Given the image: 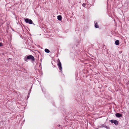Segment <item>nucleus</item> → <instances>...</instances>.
Wrapping results in <instances>:
<instances>
[{
  "instance_id": "obj_1",
  "label": "nucleus",
  "mask_w": 129,
  "mask_h": 129,
  "mask_svg": "<svg viewBox=\"0 0 129 129\" xmlns=\"http://www.w3.org/2000/svg\"><path fill=\"white\" fill-rule=\"evenodd\" d=\"M24 59L25 61H27V60H30V59L32 60V56L30 55L27 56L26 58L25 57L24 58Z\"/></svg>"
},
{
  "instance_id": "obj_2",
  "label": "nucleus",
  "mask_w": 129,
  "mask_h": 129,
  "mask_svg": "<svg viewBox=\"0 0 129 129\" xmlns=\"http://www.w3.org/2000/svg\"><path fill=\"white\" fill-rule=\"evenodd\" d=\"M25 21L26 23H29L31 24H32V21L31 19L26 18L25 20Z\"/></svg>"
},
{
  "instance_id": "obj_3",
  "label": "nucleus",
  "mask_w": 129,
  "mask_h": 129,
  "mask_svg": "<svg viewBox=\"0 0 129 129\" xmlns=\"http://www.w3.org/2000/svg\"><path fill=\"white\" fill-rule=\"evenodd\" d=\"M59 61L58 62L57 64L58 66V67L59 69L61 71H62V67H61V62L59 60Z\"/></svg>"
},
{
  "instance_id": "obj_4",
  "label": "nucleus",
  "mask_w": 129,
  "mask_h": 129,
  "mask_svg": "<svg viewBox=\"0 0 129 129\" xmlns=\"http://www.w3.org/2000/svg\"><path fill=\"white\" fill-rule=\"evenodd\" d=\"M110 122L112 123H114L115 125H117L118 124V121L115 120H110Z\"/></svg>"
},
{
  "instance_id": "obj_5",
  "label": "nucleus",
  "mask_w": 129,
  "mask_h": 129,
  "mask_svg": "<svg viewBox=\"0 0 129 129\" xmlns=\"http://www.w3.org/2000/svg\"><path fill=\"white\" fill-rule=\"evenodd\" d=\"M115 116L117 117L118 118L122 117V115L119 113H116L115 114Z\"/></svg>"
},
{
  "instance_id": "obj_6",
  "label": "nucleus",
  "mask_w": 129,
  "mask_h": 129,
  "mask_svg": "<svg viewBox=\"0 0 129 129\" xmlns=\"http://www.w3.org/2000/svg\"><path fill=\"white\" fill-rule=\"evenodd\" d=\"M57 19L59 20H61L62 19V17L61 15H59L57 16Z\"/></svg>"
},
{
  "instance_id": "obj_7",
  "label": "nucleus",
  "mask_w": 129,
  "mask_h": 129,
  "mask_svg": "<svg viewBox=\"0 0 129 129\" xmlns=\"http://www.w3.org/2000/svg\"><path fill=\"white\" fill-rule=\"evenodd\" d=\"M95 27L96 28H99V26L98 25V24L97 23H96L95 24Z\"/></svg>"
},
{
  "instance_id": "obj_8",
  "label": "nucleus",
  "mask_w": 129,
  "mask_h": 129,
  "mask_svg": "<svg viewBox=\"0 0 129 129\" xmlns=\"http://www.w3.org/2000/svg\"><path fill=\"white\" fill-rule=\"evenodd\" d=\"M119 41L118 40H116L115 42V44L116 45H118L119 44Z\"/></svg>"
},
{
  "instance_id": "obj_9",
  "label": "nucleus",
  "mask_w": 129,
  "mask_h": 129,
  "mask_svg": "<svg viewBox=\"0 0 129 129\" xmlns=\"http://www.w3.org/2000/svg\"><path fill=\"white\" fill-rule=\"evenodd\" d=\"M45 51L47 53H49L50 52L49 50L47 49H45Z\"/></svg>"
},
{
  "instance_id": "obj_10",
  "label": "nucleus",
  "mask_w": 129,
  "mask_h": 129,
  "mask_svg": "<svg viewBox=\"0 0 129 129\" xmlns=\"http://www.w3.org/2000/svg\"><path fill=\"white\" fill-rule=\"evenodd\" d=\"M82 6L85 7L86 6V4L85 3H83L82 5Z\"/></svg>"
},
{
  "instance_id": "obj_11",
  "label": "nucleus",
  "mask_w": 129,
  "mask_h": 129,
  "mask_svg": "<svg viewBox=\"0 0 129 129\" xmlns=\"http://www.w3.org/2000/svg\"><path fill=\"white\" fill-rule=\"evenodd\" d=\"M3 46V44L2 43H0V47Z\"/></svg>"
},
{
  "instance_id": "obj_12",
  "label": "nucleus",
  "mask_w": 129,
  "mask_h": 129,
  "mask_svg": "<svg viewBox=\"0 0 129 129\" xmlns=\"http://www.w3.org/2000/svg\"><path fill=\"white\" fill-rule=\"evenodd\" d=\"M35 60V58L33 56V61H34Z\"/></svg>"
},
{
  "instance_id": "obj_13",
  "label": "nucleus",
  "mask_w": 129,
  "mask_h": 129,
  "mask_svg": "<svg viewBox=\"0 0 129 129\" xmlns=\"http://www.w3.org/2000/svg\"><path fill=\"white\" fill-rule=\"evenodd\" d=\"M104 127H105L106 128H107V127L106 126H104Z\"/></svg>"
},
{
  "instance_id": "obj_14",
  "label": "nucleus",
  "mask_w": 129,
  "mask_h": 129,
  "mask_svg": "<svg viewBox=\"0 0 129 129\" xmlns=\"http://www.w3.org/2000/svg\"><path fill=\"white\" fill-rule=\"evenodd\" d=\"M33 24H34V25H35V24H34L33 23Z\"/></svg>"
},
{
  "instance_id": "obj_15",
  "label": "nucleus",
  "mask_w": 129,
  "mask_h": 129,
  "mask_svg": "<svg viewBox=\"0 0 129 129\" xmlns=\"http://www.w3.org/2000/svg\"><path fill=\"white\" fill-rule=\"evenodd\" d=\"M32 86H31V88H32Z\"/></svg>"
},
{
  "instance_id": "obj_16",
  "label": "nucleus",
  "mask_w": 129,
  "mask_h": 129,
  "mask_svg": "<svg viewBox=\"0 0 129 129\" xmlns=\"http://www.w3.org/2000/svg\"><path fill=\"white\" fill-rule=\"evenodd\" d=\"M89 4H88V5H89Z\"/></svg>"
},
{
  "instance_id": "obj_17",
  "label": "nucleus",
  "mask_w": 129,
  "mask_h": 129,
  "mask_svg": "<svg viewBox=\"0 0 129 129\" xmlns=\"http://www.w3.org/2000/svg\"><path fill=\"white\" fill-rule=\"evenodd\" d=\"M89 4H88V5H89Z\"/></svg>"
}]
</instances>
